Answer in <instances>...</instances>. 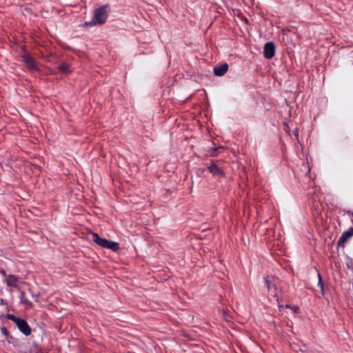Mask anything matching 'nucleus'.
Masks as SVG:
<instances>
[{"label":"nucleus","mask_w":353,"mask_h":353,"mask_svg":"<svg viewBox=\"0 0 353 353\" xmlns=\"http://www.w3.org/2000/svg\"><path fill=\"white\" fill-rule=\"evenodd\" d=\"M92 241L96 243L97 245H100L102 248H106V244L108 243V239L101 238L97 233H92Z\"/></svg>","instance_id":"6e6552de"},{"label":"nucleus","mask_w":353,"mask_h":353,"mask_svg":"<svg viewBox=\"0 0 353 353\" xmlns=\"http://www.w3.org/2000/svg\"><path fill=\"white\" fill-rule=\"evenodd\" d=\"M275 54V46L272 41L268 42L265 44L263 48V56L265 59H270Z\"/></svg>","instance_id":"7ed1b4c3"},{"label":"nucleus","mask_w":353,"mask_h":353,"mask_svg":"<svg viewBox=\"0 0 353 353\" xmlns=\"http://www.w3.org/2000/svg\"><path fill=\"white\" fill-rule=\"evenodd\" d=\"M105 248H108L112 251L116 252L119 249V245L117 242L108 240V243L106 244Z\"/></svg>","instance_id":"f8f14e48"},{"label":"nucleus","mask_w":353,"mask_h":353,"mask_svg":"<svg viewBox=\"0 0 353 353\" xmlns=\"http://www.w3.org/2000/svg\"><path fill=\"white\" fill-rule=\"evenodd\" d=\"M58 68L61 72H63L64 74L70 73L71 71L70 65L66 62L61 63L59 65Z\"/></svg>","instance_id":"9d476101"},{"label":"nucleus","mask_w":353,"mask_h":353,"mask_svg":"<svg viewBox=\"0 0 353 353\" xmlns=\"http://www.w3.org/2000/svg\"><path fill=\"white\" fill-rule=\"evenodd\" d=\"M210 172L214 176H223V170L216 164L212 163L209 167Z\"/></svg>","instance_id":"1a4fd4ad"},{"label":"nucleus","mask_w":353,"mask_h":353,"mask_svg":"<svg viewBox=\"0 0 353 353\" xmlns=\"http://www.w3.org/2000/svg\"><path fill=\"white\" fill-rule=\"evenodd\" d=\"M6 283L9 287H12L14 288H18L19 285V278L15 275L13 274H9L6 276V279L5 280Z\"/></svg>","instance_id":"423d86ee"},{"label":"nucleus","mask_w":353,"mask_h":353,"mask_svg":"<svg viewBox=\"0 0 353 353\" xmlns=\"http://www.w3.org/2000/svg\"><path fill=\"white\" fill-rule=\"evenodd\" d=\"M264 279L268 291L272 294H276V288L275 284L272 283L271 281L268 280V276L265 277Z\"/></svg>","instance_id":"9b49d317"},{"label":"nucleus","mask_w":353,"mask_h":353,"mask_svg":"<svg viewBox=\"0 0 353 353\" xmlns=\"http://www.w3.org/2000/svg\"><path fill=\"white\" fill-rule=\"evenodd\" d=\"M1 332L3 335H4L6 337L9 336V332L6 327H1Z\"/></svg>","instance_id":"4468645a"},{"label":"nucleus","mask_w":353,"mask_h":353,"mask_svg":"<svg viewBox=\"0 0 353 353\" xmlns=\"http://www.w3.org/2000/svg\"><path fill=\"white\" fill-rule=\"evenodd\" d=\"M292 348L294 351H298L297 347H292Z\"/></svg>","instance_id":"a211bd4d"},{"label":"nucleus","mask_w":353,"mask_h":353,"mask_svg":"<svg viewBox=\"0 0 353 353\" xmlns=\"http://www.w3.org/2000/svg\"><path fill=\"white\" fill-rule=\"evenodd\" d=\"M25 296H26V293L24 292H21L20 294L21 301V302H23L26 304H28L29 302L27 300H25Z\"/></svg>","instance_id":"ddd939ff"},{"label":"nucleus","mask_w":353,"mask_h":353,"mask_svg":"<svg viewBox=\"0 0 353 353\" xmlns=\"http://www.w3.org/2000/svg\"><path fill=\"white\" fill-rule=\"evenodd\" d=\"M353 236V228H350L347 231H345L337 242L338 246H344L345 243Z\"/></svg>","instance_id":"39448f33"},{"label":"nucleus","mask_w":353,"mask_h":353,"mask_svg":"<svg viewBox=\"0 0 353 353\" xmlns=\"http://www.w3.org/2000/svg\"><path fill=\"white\" fill-rule=\"evenodd\" d=\"M23 61L26 63L27 68L31 70H38V67L34 59L28 54L22 56Z\"/></svg>","instance_id":"20e7f679"},{"label":"nucleus","mask_w":353,"mask_h":353,"mask_svg":"<svg viewBox=\"0 0 353 353\" xmlns=\"http://www.w3.org/2000/svg\"><path fill=\"white\" fill-rule=\"evenodd\" d=\"M285 307H291L289 305H286Z\"/></svg>","instance_id":"aec40b11"},{"label":"nucleus","mask_w":353,"mask_h":353,"mask_svg":"<svg viewBox=\"0 0 353 353\" xmlns=\"http://www.w3.org/2000/svg\"><path fill=\"white\" fill-rule=\"evenodd\" d=\"M318 277H319V283H318V285L319 286H321V288L323 289L322 278H321V274L319 273L318 274Z\"/></svg>","instance_id":"dca6fc26"},{"label":"nucleus","mask_w":353,"mask_h":353,"mask_svg":"<svg viewBox=\"0 0 353 353\" xmlns=\"http://www.w3.org/2000/svg\"><path fill=\"white\" fill-rule=\"evenodd\" d=\"M108 6H103L94 10V17L90 21H86L85 25L87 26H95L97 24H103L108 18Z\"/></svg>","instance_id":"f257e3e1"},{"label":"nucleus","mask_w":353,"mask_h":353,"mask_svg":"<svg viewBox=\"0 0 353 353\" xmlns=\"http://www.w3.org/2000/svg\"><path fill=\"white\" fill-rule=\"evenodd\" d=\"M292 348L294 351H298L297 347H292Z\"/></svg>","instance_id":"6ab92c4d"},{"label":"nucleus","mask_w":353,"mask_h":353,"mask_svg":"<svg viewBox=\"0 0 353 353\" xmlns=\"http://www.w3.org/2000/svg\"><path fill=\"white\" fill-rule=\"evenodd\" d=\"M219 149H222V148H214V149L212 151L211 154H212V156H216V155H217V154H218V150H219Z\"/></svg>","instance_id":"2eb2a0df"},{"label":"nucleus","mask_w":353,"mask_h":353,"mask_svg":"<svg viewBox=\"0 0 353 353\" xmlns=\"http://www.w3.org/2000/svg\"><path fill=\"white\" fill-rule=\"evenodd\" d=\"M298 309H299V308H298V307H296V306H294V310L295 312H296V311L298 310Z\"/></svg>","instance_id":"f3484780"},{"label":"nucleus","mask_w":353,"mask_h":353,"mask_svg":"<svg viewBox=\"0 0 353 353\" xmlns=\"http://www.w3.org/2000/svg\"><path fill=\"white\" fill-rule=\"evenodd\" d=\"M6 317L8 319L12 321L16 324L19 331L25 336H28L31 334V327L25 319L18 318L12 314H8Z\"/></svg>","instance_id":"f03ea898"},{"label":"nucleus","mask_w":353,"mask_h":353,"mask_svg":"<svg viewBox=\"0 0 353 353\" xmlns=\"http://www.w3.org/2000/svg\"><path fill=\"white\" fill-rule=\"evenodd\" d=\"M228 70V65L225 63L214 68V74L217 77L224 75Z\"/></svg>","instance_id":"0eeeda50"}]
</instances>
